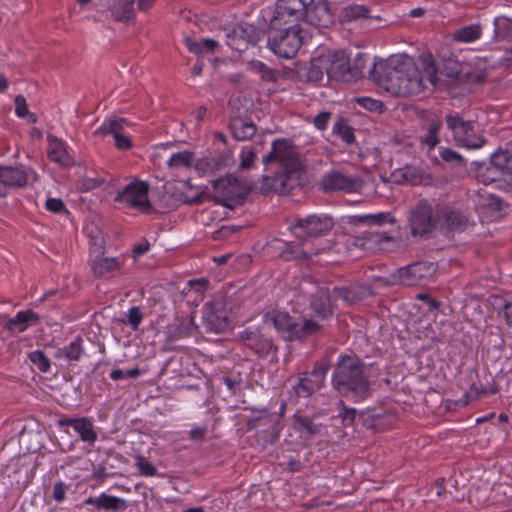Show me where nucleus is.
<instances>
[{"label":"nucleus","mask_w":512,"mask_h":512,"mask_svg":"<svg viewBox=\"0 0 512 512\" xmlns=\"http://www.w3.org/2000/svg\"><path fill=\"white\" fill-rule=\"evenodd\" d=\"M440 216L442 218V223L438 225V227H447L449 229H460L463 228L467 219L462 213L457 210H454L450 206L441 205L439 210Z\"/></svg>","instance_id":"c85d7f7f"},{"label":"nucleus","mask_w":512,"mask_h":512,"mask_svg":"<svg viewBox=\"0 0 512 512\" xmlns=\"http://www.w3.org/2000/svg\"><path fill=\"white\" fill-rule=\"evenodd\" d=\"M136 465L142 475L154 476L156 474V468L154 465L143 457L137 459Z\"/></svg>","instance_id":"6e6d98bb"},{"label":"nucleus","mask_w":512,"mask_h":512,"mask_svg":"<svg viewBox=\"0 0 512 512\" xmlns=\"http://www.w3.org/2000/svg\"><path fill=\"white\" fill-rule=\"evenodd\" d=\"M356 101L360 106H362L363 108H365L369 111L382 113L385 108L383 102L376 100V99H372L370 97H360V98H357Z\"/></svg>","instance_id":"09e8293b"},{"label":"nucleus","mask_w":512,"mask_h":512,"mask_svg":"<svg viewBox=\"0 0 512 512\" xmlns=\"http://www.w3.org/2000/svg\"><path fill=\"white\" fill-rule=\"evenodd\" d=\"M328 367L324 364H316L309 376L314 379L321 387L324 385Z\"/></svg>","instance_id":"5fc2aeb1"},{"label":"nucleus","mask_w":512,"mask_h":512,"mask_svg":"<svg viewBox=\"0 0 512 512\" xmlns=\"http://www.w3.org/2000/svg\"><path fill=\"white\" fill-rule=\"evenodd\" d=\"M333 132L337 134L347 144H351L355 140L352 127L349 126L347 120L343 117L338 118V120L334 124Z\"/></svg>","instance_id":"a19ab883"},{"label":"nucleus","mask_w":512,"mask_h":512,"mask_svg":"<svg viewBox=\"0 0 512 512\" xmlns=\"http://www.w3.org/2000/svg\"><path fill=\"white\" fill-rule=\"evenodd\" d=\"M434 271L435 267L432 263L418 262L401 269L399 272V278L403 284L412 286L432 276Z\"/></svg>","instance_id":"aec40b11"},{"label":"nucleus","mask_w":512,"mask_h":512,"mask_svg":"<svg viewBox=\"0 0 512 512\" xmlns=\"http://www.w3.org/2000/svg\"><path fill=\"white\" fill-rule=\"evenodd\" d=\"M480 199V204L491 211H500L502 209V200L493 194L482 192L480 193Z\"/></svg>","instance_id":"de8ad7c7"},{"label":"nucleus","mask_w":512,"mask_h":512,"mask_svg":"<svg viewBox=\"0 0 512 512\" xmlns=\"http://www.w3.org/2000/svg\"><path fill=\"white\" fill-rule=\"evenodd\" d=\"M311 306L322 318L332 314L331 295L328 288H320L313 296Z\"/></svg>","instance_id":"c756f323"},{"label":"nucleus","mask_w":512,"mask_h":512,"mask_svg":"<svg viewBox=\"0 0 512 512\" xmlns=\"http://www.w3.org/2000/svg\"><path fill=\"white\" fill-rule=\"evenodd\" d=\"M139 368H132L129 370L115 369L110 373V378L114 381L122 380L124 378H136L140 375Z\"/></svg>","instance_id":"603ef678"},{"label":"nucleus","mask_w":512,"mask_h":512,"mask_svg":"<svg viewBox=\"0 0 512 512\" xmlns=\"http://www.w3.org/2000/svg\"><path fill=\"white\" fill-rule=\"evenodd\" d=\"M234 137L237 140H246L252 138L257 129L252 121L243 118H235L230 124Z\"/></svg>","instance_id":"2f4dec72"},{"label":"nucleus","mask_w":512,"mask_h":512,"mask_svg":"<svg viewBox=\"0 0 512 512\" xmlns=\"http://www.w3.org/2000/svg\"><path fill=\"white\" fill-rule=\"evenodd\" d=\"M320 388L321 386L318 385L317 382L309 375L301 377L298 384L293 386L296 395L304 398L310 396L314 391Z\"/></svg>","instance_id":"ea45409f"},{"label":"nucleus","mask_w":512,"mask_h":512,"mask_svg":"<svg viewBox=\"0 0 512 512\" xmlns=\"http://www.w3.org/2000/svg\"><path fill=\"white\" fill-rule=\"evenodd\" d=\"M203 323L207 331L222 333L229 328L227 312L221 300L205 304Z\"/></svg>","instance_id":"ddd939ff"},{"label":"nucleus","mask_w":512,"mask_h":512,"mask_svg":"<svg viewBox=\"0 0 512 512\" xmlns=\"http://www.w3.org/2000/svg\"><path fill=\"white\" fill-rule=\"evenodd\" d=\"M84 503L92 505L98 510L118 511L125 507L124 500L106 493H101L98 497H89Z\"/></svg>","instance_id":"cd10ccee"},{"label":"nucleus","mask_w":512,"mask_h":512,"mask_svg":"<svg viewBox=\"0 0 512 512\" xmlns=\"http://www.w3.org/2000/svg\"><path fill=\"white\" fill-rule=\"evenodd\" d=\"M303 29L269 28L268 46L280 57L292 58L303 44Z\"/></svg>","instance_id":"6e6552de"},{"label":"nucleus","mask_w":512,"mask_h":512,"mask_svg":"<svg viewBox=\"0 0 512 512\" xmlns=\"http://www.w3.org/2000/svg\"><path fill=\"white\" fill-rule=\"evenodd\" d=\"M252 70L261 74V78L266 81L275 80L274 71L260 61L251 62Z\"/></svg>","instance_id":"3c124183"},{"label":"nucleus","mask_w":512,"mask_h":512,"mask_svg":"<svg viewBox=\"0 0 512 512\" xmlns=\"http://www.w3.org/2000/svg\"><path fill=\"white\" fill-rule=\"evenodd\" d=\"M441 205L430 204L426 199L419 200L409 211L408 224L413 236L431 233L442 223Z\"/></svg>","instance_id":"39448f33"},{"label":"nucleus","mask_w":512,"mask_h":512,"mask_svg":"<svg viewBox=\"0 0 512 512\" xmlns=\"http://www.w3.org/2000/svg\"><path fill=\"white\" fill-rule=\"evenodd\" d=\"M441 127L440 121H434L430 123L427 134L422 140V144H424L427 147L428 153L435 148L438 140V132Z\"/></svg>","instance_id":"79ce46f5"},{"label":"nucleus","mask_w":512,"mask_h":512,"mask_svg":"<svg viewBox=\"0 0 512 512\" xmlns=\"http://www.w3.org/2000/svg\"><path fill=\"white\" fill-rule=\"evenodd\" d=\"M294 420L295 426L300 432H306L310 435H314L320 432V426L314 424V422L307 417L295 414Z\"/></svg>","instance_id":"37998d69"},{"label":"nucleus","mask_w":512,"mask_h":512,"mask_svg":"<svg viewBox=\"0 0 512 512\" xmlns=\"http://www.w3.org/2000/svg\"><path fill=\"white\" fill-rule=\"evenodd\" d=\"M148 193L147 182L133 179L118 190L114 201L123 209H134L145 213L151 208Z\"/></svg>","instance_id":"0eeeda50"},{"label":"nucleus","mask_w":512,"mask_h":512,"mask_svg":"<svg viewBox=\"0 0 512 512\" xmlns=\"http://www.w3.org/2000/svg\"><path fill=\"white\" fill-rule=\"evenodd\" d=\"M241 337L245 345L255 351L259 356L267 355L273 348L271 338L259 334L257 331L245 330Z\"/></svg>","instance_id":"4be33fe9"},{"label":"nucleus","mask_w":512,"mask_h":512,"mask_svg":"<svg viewBox=\"0 0 512 512\" xmlns=\"http://www.w3.org/2000/svg\"><path fill=\"white\" fill-rule=\"evenodd\" d=\"M225 163L226 162H168V165L184 164L187 167L193 166L200 176L212 177L219 172L225 171Z\"/></svg>","instance_id":"7c9ffc66"},{"label":"nucleus","mask_w":512,"mask_h":512,"mask_svg":"<svg viewBox=\"0 0 512 512\" xmlns=\"http://www.w3.org/2000/svg\"><path fill=\"white\" fill-rule=\"evenodd\" d=\"M143 315L138 307H132L127 313V322L133 330H137L140 323L142 322Z\"/></svg>","instance_id":"864d4df0"},{"label":"nucleus","mask_w":512,"mask_h":512,"mask_svg":"<svg viewBox=\"0 0 512 512\" xmlns=\"http://www.w3.org/2000/svg\"><path fill=\"white\" fill-rule=\"evenodd\" d=\"M82 354V340L80 338H76L69 345L60 349L57 353V356L64 357L68 361H79Z\"/></svg>","instance_id":"4c0bfd02"},{"label":"nucleus","mask_w":512,"mask_h":512,"mask_svg":"<svg viewBox=\"0 0 512 512\" xmlns=\"http://www.w3.org/2000/svg\"><path fill=\"white\" fill-rule=\"evenodd\" d=\"M45 206L47 210L53 213H61L63 211H66L63 201L58 198L47 199Z\"/></svg>","instance_id":"052dcab7"},{"label":"nucleus","mask_w":512,"mask_h":512,"mask_svg":"<svg viewBox=\"0 0 512 512\" xmlns=\"http://www.w3.org/2000/svg\"><path fill=\"white\" fill-rule=\"evenodd\" d=\"M257 157L256 149L252 145L241 147L240 160H254Z\"/></svg>","instance_id":"69168bd1"},{"label":"nucleus","mask_w":512,"mask_h":512,"mask_svg":"<svg viewBox=\"0 0 512 512\" xmlns=\"http://www.w3.org/2000/svg\"><path fill=\"white\" fill-rule=\"evenodd\" d=\"M264 36V31L253 24L241 23L232 27L226 34V44L233 50L244 51L255 45Z\"/></svg>","instance_id":"9b49d317"},{"label":"nucleus","mask_w":512,"mask_h":512,"mask_svg":"<svg viewBox=\"0 0 512 512\" xmlns=\"http://www.w3.org/2000/svg\"><path fill=\"white\" fill-rule=\"evenodd\" d=\"M58 425L62 428L71 426L84 442L93 444L97 440V433L88 418H61Z\"/></svg>","instance_id":"412c9836"},{"label":"nucleus","mask_w":512,"mask_h":512,"mask_svg":"<svg viewBox=\"0 0 512 512\" xmlns=\"http://www.w3.org/2000/svg\"><path fill=\"white\" fill-rule=\"evenodd\" d=\"M104 182L103 178L99 177H83L78 181V189L82 192H87L99 187Z\"/></svg>","instance_id":"8fccbe9b"},{"label":"nucleus","mask_w":512,"mask_h":512,"mask_svg":"<svg viewBox=\"0 0 512 512\" xmlns=\"http://www.w3.org/2000/svg\"><path fill=\"white\" fill-rule=\"evenodd\" d=\"M90 267L95 277L103 278L117 271L121 263L114 257H97L90 261Z\"/></svg>","instance_id":"a878e982"},{"label":"nucleus","mask_w":512,"mask_h":512,"mask_svg":"<svg viewBox=\"0 0 512 512\" xmlns=\"http://www.w3.org/2000/svg\"><path fill=\"white\" fill-rule=\"evenodd\" d=\"M441 74L451 79H458L462 76L463 68L461 65L453 59H448L444 63L443 69L440 71Z\"/></svg>","instance_id":"c03bdc74"},{"label":"nucleus","mask_w":512,"mask_h":512,"mask_svg":"<svg viewBox=\"0 0 512 512\" xmlns=\"http://www.w3.org/2000/svg\"><path fill=\"white\" fill-rule=\"evenodd\" d=\"M333 387L342 395L364 399L369 395V381L365 366L356 356L343 355L332 377Z\"/></svg>","instance_id":"7ed1b4c3"},{"label":"nucleus","mask_w":512,"mask_h":512,"mask_svg":"<svg viewBox=\"0 0 512 512\" xmlns=\"http://www.w3.org/2000/svg\"><path fill=\"white\" fill-rule=\"evenodd\" d=\"M472 124V121H464L458 115L449 114L446 116V125L448 129L452 131L456 141H459V139H465V135Z\"/></svg>","instance_id":"473e14b6"},{"label":"nucleus","mask_w":512,"mask_h":512,"mask_svg":"<svg viewBox=\"0 0 512 512\" xmlns=\"http://www.w3.org/2000/svg\"><path fill=\"white\" fill-rule=\"evenodd\" d=\"M439 154H440L442 160H445V161L463 160L462 157L458 153H456L448 148H440Z\"/></svg>","instance_id":"338daca9"},{"label":"nucleus","mask_w":512,"mask_h":512,"mask_svg":"<svg viewBox=\"0 0 512 512\" xmlns=\"http://www.w3.org/2000/svg\"><path fill=\"white\" fill-rule=\"evenodd\" d=\"M212 187L217 196L227 207L240 204L251 191L253 181H241L237 178L227 175L221 178L211 180Z\"/></svg>","instance_id":"1a4fd4ad"},{"label":"nucleus","mask_w":512,"mask_h":512,"mask_svg":"<svg viewBox=\"0 0 512 512\" xmlns=\"http://www.w3.org/2000/svg\"><path fill=\"white\" fill-rule=\"evenodd\" d=\"M37 321L38 316L32 310L19 311L15 317L6 318L5 328L12 333H21Z\"/></svg>","instance_id":"393cba45"},{"label":"nucleus","mask_w":512,"mask_h":512,"mask_svg":"<svg viewBox=\"0 0 512 512\" xmlns=\"http://www.w3.org/2000/svg\"><path fill=\"white\" fill-rule=\"evenodd\" d=\"M47 140V155L49 160H63L65 157H70L65 143L61 139L49 134ZM71 158H73V156H71Z\"/></svg>","instance_id":"72a5a7b5"},{"label":"nucleus","mask_w":512,"mask_h":512,"mask_svg":"<svg viewBox=\"0 0 512 512\" xmlns=\"http://www.w3.org/2000/svg\"><path fill=\"white\" fill-rule=\"evenodd\" d=\"M305 7V0H278L269 28L302 29Z\"/></svg>","instance_id":"423d86ee"},{"label":"nucleus","mask_w":512,"mask_h":512,"mask_svg":"<svg viewBox=\"0 0 512 512\" xmlns=\"http://www.w3.org/2000/svg\"><path fill=\"white\" fill-rule=\"evenodd\" d=\"M503 317L506 324L512 327V299L507 301L503 306Z\"/></svg>","instance_id":"774afa93"},{"label":"nucleus","mask_w":512,"mask_h":512,"mask_svg":"<svg viewBox=\"0 0 512 512\" xmlns=\"http://www.w3.org/2000/svg\"><path fill=\"white\" fill-rule=\"evenodd\" d=\"M370 13L369 7L365 5H349L344 7L341 12L343 21H354L361 18H368Z\"/></svg>","instance_id":"58836bf2"},{"label":"nucleus","mask_w":512,"mask_h":512,"mask_svg":"<svg viewBox=\"0 0 512 512\" xmlns=\"http://www.w3.org/2000/svg\"><path fill=\"white\" fill-rule=\"evenodd\" d=\"M328 60L321 58H314L310 61L309 65L304 69L305 78L309 82H317L322 79L323 71L326 70Z\"/></svg>","instance_id":"f704fd0d"},{"label":"nucleus","mask_w":512,"mask_h":512,"mask_svg":"<svg viewBox=\"0 0 512 512\" xmlns=\"http://www.w3.org/2000/svg\"><path fill=\"white\" fill-rule=\"evenodd\" d=\"M334 226V221L327 215H309L296 219L291 225L292 234L301 240L326 235Z\"/></svg>","instance_id":"9d476101"},{"label":"nucleus","mask_w":512,"mask_h":512,"mask_svg":"<svg viewBox=\"0 0 512 512\" xmlns=\"http://www.w3.org/2000/svg\"><path fill=\"white\" fill-rule=\"evenodd\" d=\"M464 146L468 148H480L485 143V139L481 135H477L474 132L473 124L465 135V139H459Z\"/></svg>","instance_id":"a18cd8bd"},{"label":"nucleus","mask_w":512,"mask_h":512,"mask_svg":"<svg viewBox=\"0 0 512 512\" xmlns=\"http://www.w3.org/2000/svg\"><path fill=\"white\" fill-rule=\"evenodd\" d=\"M262 160H299L296 147L289 140H275L272 150Z\"/></svg>","instance_id":"5701e85b"},{"label":"nucleus","mask_w":512,"mask_h":512,"mask_svg":"<svg viewBox=\"0 0 512 512\" xmlns=\"http://www.w3.org/2000/svg\"><path fill=\"white\" fill-rule=\"evenodd\" d=\"M260 189L286 192L310 181L304 162H263Z\"/></svg>","instance_id":"f03ea898"},{"label":"nucleus","mask_w":512,"mask_h":512,"mask_svg":"<svg viewBox=\"0 0 512 512\" xmlns=\"http://www.w3.org/2000/svg\"><path fill=\"white\" fill-rule=\"evenodd\" d=\"M67 486L64 482H56L53 486L52 497L55 501L61 502L64 500L66 495Z\"/></svg>","instance_id":"680f3d73"},{"label":"nucleus","mask_w":512,"mask_h":512,"mask_svg":"<svg viewBox=\"0 0 512 512\" xmlns=\"http://www.w3.org/2000/svg\"><path fill=\"white\" fill-rule=\"evenodd\" d=\"M330 117H331L330 112H326V111L321 112L317 116H315L313 123H314L315 127L318 128L319 130H324L327 126V123H328Z\"/></svg>","instance_id":"0e129e2a"},{"label":"nucleus","mask_w":512,"mask_h":512,"mask_svg":"<svg viewBox=\"0 0 512 512\" xmlns=\"http://www.w3.org/2000/svg\"><path fill=\"white\" fill-rule=\"evenodd\" d=\"M265 321L267 324L273 325L274 328L279 333H282L288 340H292L300 336L298 324L294 323L287 312L273 310L266 314Z\"/></svg>","instance_id":"a211bd4d"},{"label":"nucleus","mask_w":512,"mask_h":512,"mask_svg":"<svg viewBox=\"0 0 512 512\" xmlns=\"http://www.w3.org/2000/svg\"><path fill=\"white\" fill-rule=\"evenodd\" d=\"M184 44L187 47V49L190 52L194 53V54H197V55L205 54L204 53V47L202 45V40L201 41H195L191 37L186 36L184 38Z\"/></svg>","instance_id":"13d9d810"},{"label":"nucleus","mask_w":512,"mask_h":512,"mask_svg":"<svg viewBox=\"0 0 512 512\" xmlns=\"http://www.w3.org/2000/svg\"><path fill=\"white\" fill-rule=\"evenodd\" d=\"M481 27L479 25H469L456 30L453 39L458 42H473L481 37Z\"/></svg>","instance_id":"e433bc0d"},{"label":"nucleus","mask_w":512,"mask_h":512,"mask_svg":"<svg viewBox=\"0 0 512 512\" xmlns=\"http://www.w3.org/2000/svg\"><path fill=\"white\" fill-rule=\"evenodd\" d=\"M363 185L359 177L348 176L338 171L327 173L321 180V188L325 191L356 192Z\"/></svg>","instance_id":"2eb2a0df"},{"label":"nucleus","mask_w":512,"mask_h":512,"mask_svg":"<svg viewBox=\"0 0 512 512\" xmlns=\"http://www.w3.org/2000/svg\"><path fill=\"white\" fill-rule=\"evenodd\" d=\"M503 157L504 160H512V142L505 145L504 148L499 149L491 154L490 160H494L497 157Z\"/></svg>","instance_id":"e2e57ef3"},{"label":"nucleus","mask_w":512,"mask_h":512,"mask_svg":"<svg viewBox=\"0 0 512 512\" xmlns=\"http://www.w3.org/2000/svg\"><path fill=\"white\" fill-rule=\"evenodd\" d=\"M124 118H109L106 119L102 125L94 131L95 136L112 135L114 138L115 147L119 150H128L132 147L131 140L128 136L123 134L124 125L126 124Z\"/></svg>","instance_id":"dca6fc26"},{"label":"nucleus","mask_w":512,"mask_h":512,"mask_svg":"<svg viewBox=\"0 0 512 512\" xmlns=\"http://www.w3.org/2000/svg\"><path fill=\"white\" fill-rule=\"evenodd\" d=\"M304 22L318 28L329 27L333 23L329 2L327 0L306 2Z\"/></svg>","instance_id":"4468645a"},{"label":"nucleus","mask_w":512,"mask_h":512,"mask_svg":"<svg viewBox=\"0 0 512 512\" xmlns=\"http://www.w3.org/2000/svg\"><path fill=\"white\" fill-rule=\"evenodd\" d=\"M28 182V172L18 164H0V183L7 188H22Z\"/></svg>","instance_id":"6ab92c4d"},{"label":"nucleus","mask_w":512,"mask_h":512,"mask_svg":"<svg viewBox=\"0 0 512 512\" xmlns=\"http://www.w3.org/2000/svg\"><path fill=\"white\" fill-rule=\"evenodd\" d=\"M29 359L41 372H47L50 369V360L40 350L31 352Z\"/></svg>","instance_id":"49530a36"},{"label":"nucleus","mask_w":512,"mask_h":512,"mask_svg":"<svg viewBox=\"0 0 512 512\" xmlns=\"http://www.w3.org/2000/svg\"><path fill=\"white\" fill-rule=\"evenodd\" d=\"M390 219L392 222L394 221L391 218L389 213H376V214H363V215H354L350 217V224H368V225H381Z\"/></svg>","instance_id":"c9c22d12"},{"label":"nucleus","mask_w":512,"mask_h":512,"mask_svg":"<svg viewBox=\"0 0 512 512\" xmlns=\"http://www.w3.org/2000/svg\"><path fill=\"white\" fill-rule=\"evenodd\" d=\"M381 177L395 184L429 185L433 177L424 162H386Z\"/></svg>","instance_id":"20e7f679"},{"label":"nucleus","mask_w":512,"mask_h":512,"mask_svg":"<svg viewBox=\"0 0 512 512\" xmlns=\"http://www.w3.org/2000/svg\"><path fill=\"white\" fill-rule=\"evenodd\" d=\"M110 17L117 22L131 24L135 22L136 0H102Z\"/></svg>","instance_id":"f3484780"},{"label":"nucleus","mask_w":512,"mask_h":512,"mask_svg":"<svg viewBox=\"0 0 512 512\" xmlns=\"http://www.w3.org/2000/svg\"><path fill=\"white\" fill-rule=\"evenodd\" d=\"M369 73L376 85L394 96L410 97L423 90L421 73L408 56H392L375 63Z\"/></svg>","instance_id":"f257e3e1"},{"label":"nucleus","mask_w":512,"mask_h":512,"mask_svg":"<svg viewBox=\"0 0 512 512\" xmlns=\"http://www.w3.org/2000/svg\"><path fill=\"white\" fill-rule=\"evenodd\" d=\"M318 329H319L318 323H316L313 320H305L303 322L302 326H300L298 324V331L300 334V336L298 338L304 337L308 334H312V333L316 332Z\"/></svg>","instance_id":"bf43d9fd"},{"label":"nucleus","mask_w":512,"mask_h":512,"mask_svg":"<svg viewBox=\"0 0 512 512\" xmlns=\"http://www.w3.org/2000/svg\"><path fill=\"white\" fill-rule=\"evenodd\" d=\"M193 329L192 318H175L165 327L164 334L168 341H175L190 336Z\"/></svg>","instance_id":"b1692460"},{"label":"nucleus","mask_w":512,"mask_h":512,"mask_svg":"<svg viewBox=\"0 0 512 512\" xmlns=\"http://www.w3.org/2000/svg\"><path fill=\"white\" fill-rule=\"evenodd\" d=\"M326 72L330 77H334L342 81H350L358 75L357 71H353L350 68L348 60L344 57L332 60L329 66L326 67Z\"/></svg>","instance_id":"bb28decb"},{"label":"nucleus","mask_w":512,"mask_h":512,"mask_svg":"<svg viewBox=\"0 0 512 512\" xmlns=\"http://www.w3.org/2000/svg\"><path fill=\"white\" fill-rule=\"evenodd\" d=\"M15 113L18 117L24 118L28 115V105L23 95H17L15 97Z\"/></svg>","instance_id":"4d7b16f0"},{"label":"nucleus","mask_w":512,"mask_h":512,"mask_svg":"<svg viewBox=\"0 0 512 512\" xmlns=\"http://www.w3.org/2000/svg\"><path fill=\"white\" fill-rule=\"evenodd\" d=\"M476 178L487 185L497 180H503L512 185V162H505V166L497 162H473Z\"/></svg>","instance_id":"f8f14e48"}]
</instances>
